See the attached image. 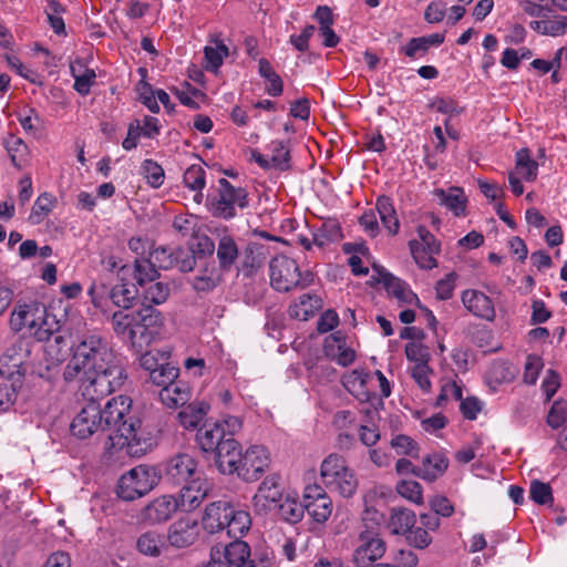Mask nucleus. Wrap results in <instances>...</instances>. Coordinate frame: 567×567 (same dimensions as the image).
I'll return each instance as SVG.
<instances>
[{
	"label": "nucleus",
	"instance_id": "37",
	"mask_svg": "<svg viewBox=\"0 0 567 567\" xmlns=\"http://www.w3.org/2000/svg\"><path fill=\"white\" fill-rule=\"evenodd\" d=\"M23 384L21 373L17 377L8 378V381L0 385V412H7L16 403L18 392Z\"/></svg>",
	"mask_w": 567,
	"mask_h": 567
},
{
	"label": "nucleus",
	"instance_id": "50",
	"mask_svg": "<svg viewBox=\"0 0 567 567\" xmlns=\"http://www.w3.org/2000/svg\"><path fill=\"white\" fill-rule=\"evenodd\" d=\"M183 182L190 190L204 189L206 185V172L200 165H192L185 171Z\"/></svg>",
	"mask_w": 567,
	"mask_h": 567
},
{
	"label": "nucleus",
	"instance_id": "13",
	"mask_svg": "<svg viewBox=\"0 0 567 567\" xmlns=\"http://www.w3.org/2000/svg\"><path fill=\"white\" fill-rule=\"evenodd\" d=\"M182 486L177 503L181 511L186 513L198 508L210 492V484L199 476Z\"/></svg>",
	"mask_w": 567,
	"mask_h": 567
},
{
	"label": "nucleus",
	"instance_id": "39",
	"mask_svg": "<svg viewBox=\"0 0 567 567\" xmlns=\"http://www.w3.org/2000/svg\"><path fill=\"white\" fill-rule=\"evenodd\" d=\"M83 68V64L78 61L75 63H71L70 71L74 78V90L81 95H87L96 75L92 69H84L81 72Z\"/></svg>",
	"mask_w": 567,
	"mask_h": 567
},
{
	"label": "nucleus",
	"instance_id": "36",
	"mask_svg": "<svg viewBox=\"0 0 567 567\" xmlns=\"http://www.w3.org/2000/svg\"><path fill=\"white\" fill-rule=\"evenodd\" d=\"M258 73L261 78L267 80L266 92L271 96H279L284 91V83L281 78L276 73L270 62L261 58L258 60Z\"/></svg>",
	"mask_w": 567,
	"mask_h": 567
},
{
	"label": "nucleus",
	"instance_id": "61",
	"mask_svg": "<svg viewBox=\"0 0 567 567\" xmlns=\"http://www.w3.org/2000/svg\"><path fill=\"white\" fill-rule=\"evenodd\" d=\"M137 92H138L141 102L152 113H158L159 112V105H158V103L156 101V97H155L156 92L153 91L151 84H148L144 80L140 81V83L137 84Z\"/></svg>",
	"mask_w": 567,
	"mask_h": 567
},
{
	"label": "nucleus",
	"instance_id": "32",
	"mask_svg": "<svg viewBox=\"0 0 567 567\" xmlns=\"http://www.w3.org/2000/svg\"><path fill=\"white\" fill-rule=\"evenodd\" d=\"M416 523L415 513L404 507H393L389 519V527L395 535H405Z\"/></svg>",
	"mask_w": 567,
	"mask_h": 567
},
{
	"label": "nucleus",
	"instance_id": "52",
	"mask_svg": "<svg viewBox=\"0 0 567 567\" xmlns=\"http://www.w3.org/2000/svg\"><path fill=\"white\" fill-rule=\"evenodd\" d=\"M396 492L404 498L415 503H423L422 486L416 481L402 480L396 484Z\"/></svg>",
	"mask_w": 567,
	"mask_h": 567
},
{
	"label": "nucleus",
	"instance_id": "18",
	"mask_svg": "<svg viewBox=\"0 0 567 567\" xmlns=\"http://www.w3.org/2000/svg\"><path fill=\"white\" fill-rule=\"evenodd\" d=\"M282 499V491L279 484V476L272 474L262 481L252 502L256 508L264 511L275 509Z\"/></svg>",
	"mask_w": 567,
	"mask_h": 567
},
{
	"label": "nucleus",
	"instance_id": "40",
	"mask_svg": "<svg viewBox=\"0 0 567 567\" xmlns=\"http://www.w3.org/2000/svg\"><path fill=\"white\" fill-rule=\"evenodd\" d=\"M56 205V198L48 193H42L34 202L29 220L32 225H39L52 212Z\"/></svg>",
	"mask_w": 567,
	"mask_h": 567
},
{
	"label": "nucleus",
	"instance_id": "10",
	"mask_svg": "<svg viewBox=\"0 0 567 567\" xmlns=\"http://www.w3.org/2000/svg\"><path fill=\"white\" fill-rule=\"evenodd\" d=\"M385 543L373 529L362 530L359 535V546L353 553V561L358 567H364L369 561L380 559L385 553Z\"/></svg>",
	"mask_w": 567,
	"mask_h": 567
},
{
	"label": "nucleus",
	"instance_id": "46",
	"mask_svg": "<svg viewBox=\"0 0 567 567\" xmlns=\"http://www.w3.org/2000/svg\"><path fill=\"white\" fill-rule=\"evenodd\" d=\"M171 295V285L166 281H156L147 287L144 291V303L147 305H162Z\"/></svg>",
	"mask_w": 567,
	"mask_h": 567
},
{
	"label": "nucleus",
	"instance_id": "29",
	"mask_svg": "<svg viewBox=\"0 0 567 567\" xmlns=\"http://www.w3.org/2000/svg\"><path fill=\"white\" fill-rule=\"evenodd\" d=\"M109 297L114 306L128 310L134 306L138 297V289L134 284L120 282L110 289Z\"/></svg>",
	"mask_w": 567,
	"mask_h": 567
},
{
	"label": "nucleus",
	"instance_id": "22",
	"mask_svg": "<svg viewBox=\"0 0 567 567\" xmlns=\"http://www.w3.org/2000/svg\"><path fill=\"white\" fill-rule=\"evenodd\" d=\"M464 307L475 317L493 321L495 319V308L492 299L478 290H465L462 293Z\"/></svg>",
	"mask_w": 567,
	"mask_h": 567
},
{
	"label": "nucleus",
	"instance_id": "8",
	"mask_svg": "<svg viewBox=\"0 0 567 567\" xmlns=\"http://www.w3.org/2000/svg\"><path fill=\"white\" fill-rule=\"evenodd\" d=\"M248 205L246 188L235 187L226 178L218 181L216 196L207 197V207L210 214L216 218L226 220L236 217V207L245 209Z\"/></svg>",
	"mask_w": 567,
	"mask_h": 567
},
{
	"label": "nucleus",
	"instance_id": "33",
	"mask_svg": "<svg viewBox=\"0 0 567 567\" xmlns=\"http://www.w3.org/2000/svg\"><path fill=\"white\" fill-rule=\"evenodd\" d=\"M532 30L549 37H560L567 31V16L554 17V19L542 18L529 23Z\"/></svg>",
	"mask_w": 567,
	"mask_h": 567
},
{
	"label": "nucleus",
	"instance_id": "4",
	"mask_svg": "<svg viewBox=\"0 0 567 567\" xmlns=\"http://www.w3.org/2000/svg\"><path fill=\"white\" fill-rule=\"evenodd\" d=\"M10 326L16 332L30 330L40 342L48 341L52 336L47 308L38 301L17 305L11 313Z\"/></svg>",
	"mask_w": 567,
	"mask_h": 567
},
{
	"label": "nucleus",
	"instance_id": "35",
	"mask_svg": "<svg viewBox=\"0 0 567 567\" xmlns=\"http://www.w3.org/2000/svg\"><path fill=\"white\" fill-rule=\"evenodd\" d=\"M238 246L231 236L224 235L218 240L217 259L220 269L228 271L238 258Z\"/></svg>",
	"mask_w": 567,
	"mask_h": 567
},
{
	"label": "nucleus",
	"instance_id": "53",
	"mask_svg": "<svg viewBox=\"0 0 567 567\" xmlns=\"http://www.w3.org/2000/svg\"><path fill=\"white\" fill-rule=\"evenodd\" d=\"M196 265L194 252L184 247L174 248L173 267H177L183 272L192 271Z\"/></svg>",
	"mask_w": 567,
	"mask_h": 567
},
{
	"label": "nucleus",
	"instance_id": "12",
	"mask_svg": "<svg viewBox=\"0 0 567 567\" xmlns=\"http://www.w3.org/2000/svg\"><path fill=\"white\" fill-rule=\"evenodd\" d=\"M198 477L197 462L186 453H179L166 464L165 480L174 486H181Z\"/></svg>",
	"mask_w": 567,
	"mask_h": 567
},
{
	"label": "nucleus",
	"instance_id": "2",
	"mask_svg": "<svg viewBox=\"0 0 567 567\" xmlns=\"http://www.w3.org/2000/svg\"><path fill=\"white\" fill-rule=\"evenodd\" d=\"M71 360L64 368L65 382L80 381L84 398H105L118 390L127 375L107 340L96 332L76 337Z\"/></svg>",
	"mask_w": 567,
	"mask_h": 567
},
{
	"label": "nucleus",
	"instance_id": "7",
	"mask_svg": "<svg viewBox=\"0 0 567 567\" xmlns=\"http://www.w3.org/2000/svg\"><path fill=\"white\" fill-rule=\"evenodd\" d=\"M320 475L323 484L342 497H351L358 488L355 474L341 455L327 456L321 463Z\"/></svg>",
	"mask_w": 567,
	"mask_h": 567
},
{
	"label": "nucleus",
	"instance_id": "25",
	"mask_svg": "<svg viewBox=\"0 0 567 567\" xmlns=\"http://www.w3.org/2000/svg\"><path fill=\"white\" fill-rule=\"evenodd\" d=\"M136 549L144 556L159 557L166 549V537L156 530H147L136 539Z\"/></svg>",
	"mask_w": 567,
	"mask_h": 567
},
{
	"label": "nucleus",
	"instance_id": "6",
	"mask_svg": "<svg viewBox=\"0 0 567 567\" xmlns=\"http://www.w3.org/2000/svg\"><path fill=\"white\" fill-rule=\"evenodd\" d=\"M270 284L277 291L288 292L292 289H303L313 282V274L309 270L300 272L295 259L277 256L271 259Z\"/></svg>",
	"mask_w": 567,
	"mask_h": 567
},
{
	"label": "nucleus",
	"instance_id": "27",
	"mask_svg": "<svg viewBox=\"0 0 567 567\" xmlns=\"http://www.w3.org/2000/svg\"><path fill=\"white\" fill-rule=\"evenodd\" d=\"M158 396L164 405L175 409L177 406H184L188 402L190 390L185 383L175 381L168 386L162 388Z\"/></svg>",
	"mask_w": 567,
	"mask_h": 567
},
{
	"label": "nucleus",
	"instance_id": "3",
	"mask_svg": "<svg viewBox=\"0 0 567 567\" xmlns=\"http://www.w3.org/2000/svg\"><path fill=\"white\" fill-rule=\"evenodd\" d=\"M209 556L205 567H270L266 556L251 553L248 543L241 539L213 546Z\"/></svg>",
	"mask_w": 567,
	"mask_h": 567
},
{
	"label": "nucleus",
	"instance_id": "57",
	"mask_svg": "<svg viewBox=\"0 0 567 567\" xmlns=\"http://www.w3.org/2000/svg\"><path fill=\"white\" fill-rule=\"evenodd\" d=\"M567 422V401L566 400H557L551 405L548 415H547V424L551 429H558L563 424Z\"/></svg>",
	"mask_w": 567,
	"mask_h": 567
},
{
	"label": "nucleus",
	"instance_id": "58",
	"mask_svg": "<svg viewBox=\"0 0 567 567\" xmlns=\"http://www.w3.org/2000/svg\"><path fill=\"white\" fill-rule=\"evenodd\" d=\"M544 363L539 355L529 354L526 358L524 367L523 381L526 384L533 385L536 383L539 372L543 369Z\"/></svg>",
	"mask_w": 567,
	"mask_h": 567
},
{
	"label": "nucleus",
	"instance_id": "11",
	"mask_svg": "<svg viewBox=\"0 0 567 567\" xmlns=\"http://www.w3.org/2000/svg\"><path fill=\"white\" fill-rule=\"evenodd\" d=\"M30 354L31 349L28 342L24 340L16 341L0 357V374L13 378L21 373L23 378L27 371L25 363Z\"/></svg>",
	"mask_w": 567,
	"mask_h": 567
},
{
	"label": "nucleus",
	"instance_id": "31",
	"mask_svg": "<svg viewBox=\"0 0 567 567\" xmlns=\"http://www.w3.org/2000/svg\"><path fill=\"white\" fill-rule=\"evenodd\" d=\"M375 208L384 228L388 229L390 235H396L400 221L392 199L385 195L379 196L375 202Z\"/></svg>",
	"mask_w": 567,
	"mask_h": 567
},
{
	"label": "nucleus",
	"instance_id": "63",
	"mask_svg": "<svg viewBox=\"0 0 567 567\" xmlns=\"http://www.w3.org/2000/svg\"><path fill=\"white\" fill-rule=\"evenodd\" d=\"M173 252L174 249L168 247H157L150 254V259L157 268L171 269L173 268Z\"/></svg>",
	"mask_w": 567,
	"mask_h": 567
},
{
	"label": "nucleus",
	"instance_id": "16",
	"mask_svg": "<svg viewBox=\"0 0 567 567\" xmlns=\"http://www.w3.org/2000/svg\"><path fill=\"white\" fill-rule=\"evenodd\" d=\"M234 504L227 499L212 502L205 508L202 524L210 534L225 530L226 522L233 513Z\"/></svg>",
	"mask_w": 567,
	"mask_h": 567
},
{
	"label": "nucleus",
	"instance_id": "62",
	"mask_svg": "<svg viewBox=\"0 0 567 567\" xmlns=\"http://www.w3.org/2000/svg\"><path fill=\"white\" fill-rule=\"evenodd\" d=\"M405 537L408 544L417 549H424L432 543L429 530L423 527L411 528V532H408Z\"/></svg>",
	"mask_w": 567,
	"mask_h": 567
},
{
	"label": "nucleus",
	"instance_id": "1",
	"mask_svg": "<svg viewBox=\"0 0 567 567\" xmlns=\"http://www.w3.org/2000/svg\"><path fill=\"white\" fill-rule=\"evenodd\" d=\"M87 403L71 422L70 431L78 439L109 431L105 447L109 451L125 450L126 454L140 457L151 449V437L142 429V421L131 413V399L118 395L102 409V398H85Z\"/></svg>",
	"mask_w": 567,
	"mask_h": 567
},
{
	"label": "nucleus",
	"instance_id": "20",
	"mask_svg": "<svg viewBox=\"0 0 567 567\" xmlns=\"http://www.w3.org/2000/svg\"><path fill=\"white\" fill-rule=\"evenodd\" d=\"M230 434L220 422L205 423L196 432V443L204 453L214 454Z\"/></svg>",
	"mask_w": 567,
	"mask_h": 567
},
{
	"label": "nucleus",
	"instance_id": "54",
	"mask_svg": "<svg viewBox=\"0 0 567 567\" xmlns=\"http://www.w3.org/2000/svg\"><path fill=\"white\" fill-rule=\"evenodd\" d=\"M529 496L539 505L551 504L554 501L550 485L537 480L530 483Z\"/></svg>",
	"mask_w": 567,
	"mask_h": 567
},
{
	"label": "nucleus",
	"instance_id": "43",
	"mask_svg": "<svg viewBox=\"0 0 567 567\" xmlns=\"http://www.w3.org/2000/svg\"><path fill=\"white\" fill-rule=\"evenodd\" d=\"M279 516L288 523H298L305 514V503L295 498L286 497L276 507Z\"/></svg>",
	"mask_w": 567,
	"mask_h": 567
},
{
	"label": "nucleus",
	"instance_id": "5",
	"mask_svg": "<svg viewBox=\"0 0 567 567\" xmlns=\"http://www.w3.org/2000/svg\"><path fill=\"white\" fill-rule=\"evenodd\" d=\"M159 480L161 475L155 467L138 465L118 478L116 494L121 499L132 502L148 494Z\"/></svg>",
	"mask_w": 567,
	"mask_h": 567
},
{
	"label": "nucleus",
	"instance_id": "64",
	"mask_svg": "<svg viewBox=\"0 0 567 567\" xmlns=\"http://www.w3.org/2000/svg\"><path fill=\"white\" fill-rule=\"evenodd\" d=\"M432 372L429 364H414L411 371V375L420 389L424 392H429L431 390V381L429 379V374Z\"/></svg>",
	"mask_w": 567,
	"mask_h": 567
},
{
	"label": "nucleus",
	"instance_id": "23",
	"mask_svg": "<svg viewBox=\"0 0 567 567\" xmlns=\"http://www.w3.org/2000/svg\"><path fill=\"white\" fill-rule=\"evenodd\" d=\"M440 205L445 206L455 216H465L467 197L461 187L452 186L447 189L436 188L433 192Z\"/></svg>",
	"mask_w": 567,
	"mask_h": 567
},
{
	"label": "nucleus",
	"instance_id": "17",
	"mask_svg": "<svg viewBox=\"0 0 567 567\" xmlns=\"http://www.w3.org/2000/svg\"><path fill=\"white\" fill-rule=\"evenodd\" d=\"M198 525L195 520L179 518L167 530L166 542L176 548H185L193 545L198 537Z\"/></svg>",
	"mask_w": 567,
	"mask_h": 567
},
{
	"label": "nucleus",
	"instance_id": "51",
	"mask_svg": "<svg viewBox=\"0 0 567 567\" xmlns=\"http://www.w3.org/2000/svg\"><path fill=\"white\" fill-rule=\"evenodd\" d=\"M204 53L207 62L206 69L215 71L223 64V60L229 51L223 41H216V47H206Z\"/></svg>",
	"mask_w": 567,
	"mask_h": 567
},
{
	"label": "nucleus",
	"instance_id": "26",
	"mask_svg": "<svg viewBox=\"0 0 567 567\" xmlns=\"http://www.w3.org/2000/svg\"><path fill=\"white\" fill-rule=\"evenodd\" d=\"M449 467V460L442 453H432L422 460L419 477L426 482H434L442 476Z\"/></svg>",
	"mask_w": 567,
	"mask_h": 567
},
{
	"label": "nucleus",
	"instance_id": "14",
	"mask_svg": "<svg viewBox=\"0 0 567 567\" xmlns=\"http://www.w3.org/2000/svg\"><path fill=\"white\" fill-rule=\"evenodd\" d=\"M243 449L235 437L228 435L227 440L214 453L215 464L219 473L224 475H234L237 471V464L240 461Z\"/></svg>",
	"mask_w": 567,
	"mask_h": 567
},
{
	"label": "nucleus",
	"instance_id": "60",
	"mask_svg": "<svg viewBox=\"0 0 567 567\" xmlns=\"http://www.w3.org/2000/svg\"><path fill=\"white\" fill-rule=\"evenodd\" d=\"M48 342L49 343L47 344V352L50 355H53L56 361H62L65 358L69 350L65 337L60 333H54L52 331V336L50 337Z\"/></svg>",
	"mask_w": 567,
	"mask_h": 567
},
{
	"label": "nucleus",
	"instance_id": "59",
	"mask_svg": "<svg viewBox=\"0 0 567 567\" xmlns=\"http://www.w3.org/2000/svg\"><path fill=\"white\" fill-rule=\"evenodd\" d=\"M489 378L496 383L511 382L515 378V371L506 361H495L489 370Z\"/></svg>",
	"mask_w": 567,
	"mask_h": 567
},
{
	"label": "nucleus",
	"instance_id": "21",
	"mask_svg": "<svg viewBox=\"0 0 567 567\" xmlns=\"http://www.w3.org/2000/svg\"><path fill=\"white\" fill-rule=\"evenodd\" d=\"M112 329L117 337L131 342L133 347H142L140 342L135 312L115 311L111 317Z\"/></svg>",
	"mask_w": 567,
	"mask_h": 567
},
{
	"label": "nucleus",
	"instance_id": "42",
	"mask_svg": "<svg viewBox=\"0 0 567 567\" xmlns=\"http://www.w3.org/2000/svg\"><path fill=\"white\" fill-rule=\"evenodd\" d=\"M538 163L530 157L528 148H522L516 153V173L526 182H534L537 177Z\"/></svg>",
	"mask_w": 567,
	"mask_h": 567
},
{
	"label": "nucleus",
	"instance_id": "41",
	"mask_svg": "<svg viewBox=\"0 0 567 567\" xmlns=\"http://www.w3.org/2000/svg\"><path fill=\"white\" fill-rule=\"evenodd\" d=\"M133 275L136 284L142 287L159 278L157 267L150 258H136Z\"/></svg>",
	"mask_w": 567,
	"mask_h": 567
},
{
	"label": "nucleus",
	"instance_id": "34",
	"mask_svg": "<svg viewBox=\"0 0 567 567\" xmlns=\"http://www.w3.org/2000/svg\"><path fill=\"white\" fill-rule=\"evenodd\" d=\"M270 162L275 169L287 172L291 169V155L289 141H272L269 146Z\"/></svg>",
	"mask_w": 567,
	"mask_h": 567
},
{
	"label": "nucleus",
	"instance_id": "44",
	"mask_svg": "<svg viewBox=\"0 0 567 567\" xmlns=\"http://www.w3.org/2000/svg\"><path fill=\"white\" fill-rule=\"evenodd\" d=\"M305 511L317 523H324L332 513V501L330 497H321L320 499L305 503Z\"/></svg>",
	"mask_w": 567,
	"mask_h": 567
},
{
	"label": "nucleus",
	"instance_id": "19",
	"mask_svg": "<svg viewBox=\"0 0 567 567\" xmlns=\"http://www.w3.org/2000/svg\"><path fill=\"white\" fill-rule=\"evenodd\" d=\"M373 269L378 272V281L381 282L386 292L403 303H419L417 296L411 291L406 284L400 278L388 272L383 267L373 265Z\"/></svg>",
	"mask_w": 567,
	"mask_h": 567
},
{
	"label": "nucleus",
	"instance_id": "38",
	"mask_svg": "<svg viewBox=\"0 0 567 567\" xmlns=\"http://www.w3.org/2000/svg\"><path fill=\"white\" fill-rule=\"evenodd\" d=\"M3 144L14 167L23 168L28 162L29 148L22 138L11 135L4 140Z\"/></svg>",
	"mask_w": 567,
	"mask_h": 567
},
{
	"label": "nucleus",
	"instance_id": "49",
	"mask_svg": "<svg viewBox=\"0 0 567 567\" xmlns=\"http://www.w3.org/2000/svg\"><path fill=\"white\" fill-rule=\"evenodd\" d=\"M178 377V369L172 365L171 363L159 364L152 373L150 374L151 381L162 388H166L173 382H175Z\"/></svg>",
	"mask_w": 567,
	"mask_h": 567
},
{
	"label": "nucleus",
	"instance_id": "55",
	"mask_svg": "<svg viewBox=\"0 0 567 567\" xmlns=\"http://www.w3.org/2000/svg\"><path fill=\"white\" fill-rule=\"evenodd\" d=\"M391 446L396 451L398 454H404L412 457L419 456V445L410 436L404 434L395 435L391 440Z\"/></svg>",
	"mask_w": 567,
	"mask_h": 567
},
{
	"label": "nucleus",
	"instance_id": "48",
	"mask_svg": "<svg viewBox=\"0 0 567 567\" xmlns=\"http://www.w3.org/2000/svg\"><path fill=\"white\" fill-rule=\"evenodd\" d=\"M321 307V299L315 293H303L299 297V303L295 306L292 316L307 320Z\"/></svg>",
	"mask_w": 567,
	"mask_h": 567
},
{
	"label": "nucleus",
	"instance_id": "15",
	"mask_svg": "<svg viewBox=\"0 0 567 567\" xmlns=\"http://www.w3.org/2000/svg\"><path fill=\"white\" fill-rule=\"evenodd\" d=\"M179 508L177 498L163 495L153 499L141 512V517L148 524H158L168 520Z\"/></svg>",
	"mask_w": 567,
	"mask_h": 567
},
{
	"label": "nucleus",
	"instance_id": "24",
	"mask_svg": "<svg viewBox=\"0 0 567 567\" xmlns=\"http://www.w3.org/2000/svg\"><path fill=\"white\" fill-rule=\"evenodd\" d=\"M135 318L138 324L140 342H148L150 336L147 334V330L150 328H159L164 321L162 312L147 303H143L142 307L135 311Z\"/></svg>",
	"mask_w": 567,
	"mask_h": 567
},
{
	"label": "nucleus",
	"instance_id": "9",
	"mask_svg": "<svg viewBox=\"0 0 567 567\" xmlns=\"http://www.w3.org/2000/svg\"><path fill=\"white\" fill-rule=\"evenodd\" d=\"M270 456L265 446L251 445L240 456L235 474L245 482H256L269 466Z\"/></svg>",
	"mask_w": 567,
	"mask_h": 567
},
{
	"label": "nucleus",
	"instance_id": "30",
	"mask_svg": "<svg viewBox=\"0 0 567 567\" xmlns=\"http://www.w3.org/2000/svg\"><path fill=\"white\" fill-rule=\"evenodd\" d=\"M208 410L209 404L204 401H195L185 404L178 412L179 422L185 429H195L204 420Z\"/></svg>",
	"mask_w": 567,
	"mask_h": 567
},
{
	"label": "nucleus",
	"instance_id": "47",
	"mask_svg": "<svg viewBox=\"0 0 567 567\" xmlns=\"http://www.w3.org/2000/svg\"><path fill=\"white\" fill-rule=\"evenodd\" d=\"M342 237L341 228L336 223H323L320 228H318L312 234V241L315 245L319 247H323L324 245L337 241Z\"/></svg>",
	"mask_w": 567,
	"mask_h": 567
},
{
	"label": "nucleus",
	"instance_id": "45",
	"mask_svg": "<svg viewBox=\"0 0 567 567\" xmlns=\"http://www.w3.org/2000/svg\"><path fill=\"white\" fill-rule=\"evenodd\" d=\"M409 246L411 254L420 268L429 270L437 266L434 255L440 251H430V249L425 248L424 245H419L417 240H411Z\"/></svg>",
	"mask_w": 567,
	"mask_h": 567
},
{
	"label": "nucleus",
	"instance_id": "28",
	"mask_svg": "<svg viewBox=\"0 0 567 567\" xmlns=\"http://www.w3.org/2000/svg\"><path fill=\"white\" fill-rule=\"evenodd\" d=\"M250 527L251 517L249 512L234 505L233 513L229 515L225 526L227 535L234 539H240L249 532Z\"/></svg>",
	"mask_w": 567,
	"mask_h": 567
},
{
	"label": "nucleus",
	"instance_id": "56",
	"mask_svg": "<svg viewBox=\"0 0 567 567\" xmlns=\"http://www.w3.org/2000/svg\"><path fill=\"white\" fill-rule=\"evenodd\" d=\"M147 183L153 188H158L164 183V169L153 159H145L142 165Z\"/></svg>",
	"mask_w": 567,
	"mask_h": 567
}]
</instances>
